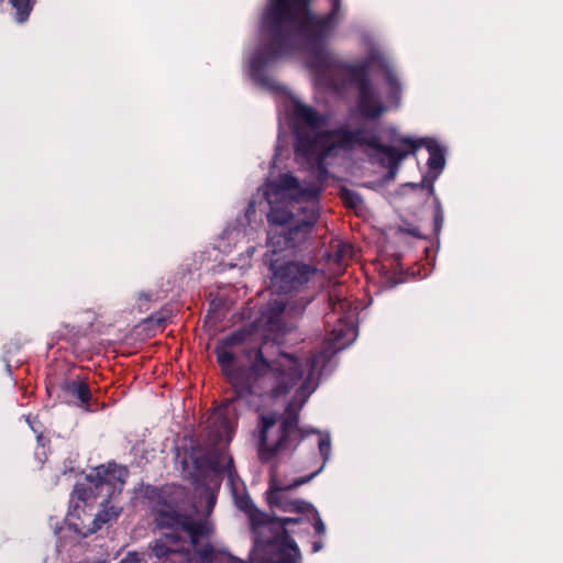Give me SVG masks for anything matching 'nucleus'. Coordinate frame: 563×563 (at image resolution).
I'll use <instances>...</instances> for the list:
<instances>
[{
	"label": "nucleus",
	"mask_w": 563,
	"mask_h": 563,
	"mask_svg": "<svg viewBox=\"0 0 563 563\" xmlns=\"http://www.w3.org/2000/svg\"><path fill=\"white\" fill-rule=\"evenodd\" d=\"M311 2L268 0L262 15L268 40L251 57V77L260 85L273 88V79L266 68L296 51H305L308 54L307 66L318 78L332 86L334 73L345 74L358 90L357 111L361 117L366 120L379 119L389 107L375 92L368 65L341 62L327 49V42L341 19V0H332L330 12L322 16L312 12Z\"/></svg>",
	"instance_id": "obj_1"
},
{
	"label": "nucleus",
	"mask_w": 563,
	"mask_h": 563,
	"mask_svg": "<svg viewBox=\"0 0 563 563\" xmlns=\"http://www.w3.org/2000/svg\"><path fill=\"white\" fill-rule=\"evenodd\" d=\"M252 335L250 328H240L219 340L214 347L217 363L232 389L227 406L242 401L258 410L266 397L287 395L303 377L302 388L308 387L319 367V355L308 357L305 364L285 352L269 360L263 344L251 342Z\"/></svg>",
	"instance_id": "obj_2"
},
{
	"label": "nucleus",
	"mask_w": 563,
	"mask_h": 563,
	"mask_svg": "<svg viewBox=\"0 0 563 563\" xmlns=\"http://www.w3.org/2000/svg\"><path fill=\"white\" fill-rule=\"evenodd\" d=\"M356 147L374 151L369 158L387 169V180L396 178L401 162L408 157V152L382 143L377 129L366 122L354 129L341 125L320 133H310L301 129L296 131V156L320 175L328 174L327 159L335 156L336 150L353 151Z\"/></svg>",
	"instance_id": "obj_3"
},
{
	"label": "nucleus",
	"mask_w": 563,
	"mask_h": 563,
	"mask_svg": "<svg viewBox=\"0 0 563 563\" xmlns=\"http://www.w3.org/2000/svg\"><path fill=\"white\" fill-rule=\"evenodd\" d=\"M301 405L287 404L284 412L260 416L257 454L262 463H268L279 453L295 451L307 433L299 427Z\"/></svg>",
	"instance_id": "obj_4"
},
{
	"label": "nucleus",
	"mask_w": 563,
	"mask_h": 563,
	"mask_svg": "<svg viewBox=\"0 0 563 563\" xmlns=\"http://www.w3.org/2000/svg\"><path fill=\"white\" fill-rule=\"evenodd\" d=\"M145 497L158 529H183L195 547L200 537H207L210 533L206 522L196 521L192 516L181 510L183 490L179 487L151 486L146 488Z\"/></svg>",
	"instance_id": "obj_5"
},
{
	"label": "nucleus",
	"mask_w": 563,
	"mask_h": 563,
	"mask_svg": "<svg viewBox=\"0 0 563 563\" xmlns=\"http://www.w3.org/2000/svg\"><path fill=\"white\" fill-rule=\"evenodd\" d=\"M302 521L301 517L268 516L263 534V550L256 554L294 555L301 559L300 549L288 527Z\"/></svg>",
	"instance_id": "obj_6"
},
{
	"label": "nucleus",
	"mask_w": 563,
	"mask_h": 563,
	"mask_svg": "<svg viewBox=\"0 0 563 563\" xmlns=\"http://www.w3.org/2000/svg\"><path fill=\"white\" fill-rule=\"evenodd\" d=\"M272 285L280 294L303 290L318 275V268L302 261H287L271 264Z\"/></svg>",
	"instance_id": "obj_7"
},
{
	"label": "nucleus",
	"mask_w": 563,
	"mask_h": 563,
	"mask_svg": "<svg viewBox=\"0 0 563 563\" xmlns=\"http://www.w3.org/2000/svg\"><path fill=\"white\" fill-rule=\"evenodd\" d=\"M297 219L282 231L268 232V244L274 249L285 250L301 245L312 232L319 214L313 208H301Z\"/></svg>",
	"instance_id": "obj_8"
},
{
	"label": "nucleus",
	"mask_w": 563,
	"mask_h": 563,
	"mask_svg": "<svg viewBox=\"0 0 563 563\" xmlns=\"http://www.w3.org/2000/svg\"><path fill=\"white\" fill-rule=\"evenodd\" d=\"M328 296L330 312L325 314L327 323L338 322L330 331V340L341 347L354 333L352 303L341 294L340 287H333Z\"/></svg>",
	"instance_id": "obj_9"
},
{
	"label": "nucleus",
	"mask_w": 563,
	"mask_h": 563,
	"mask_svg": "<svg viewBox=\"0 0 563 563\" xmlns=\"http://www.w3.org/2000/svg\"><path fill=\"white\" fill-rule=\"evenodd\" d=\"M319 473L320 470H317L307 476H301L294 479V482L288 485H283L275 476H272L269 479L268 490L266 493L267 504L271 508H276L284 512L297 515H302L314 510L312 504L302 499H290L288 497V493L303 484L309 483Z\"/></svg>",
	"instance_id": "obj_10"
},
{
	"label": "nucleus",
	"mask_w": 563,
	"mask_h": 563,
	"mask_svg": "<svg viewBox=\"0 0 563 563\" xmlns=\"http://www.w3.org/2000/svg\"><path fill=\"white\" fill-rule=\"evenodd\" d=\"M128 471L125 467L118 466L115 463H109L107 466L100 465L92 470L86 476V479L93 484L97 494L111 499L121 494L125 484Z\"/></svg>",
	"instance_id": "obj_11"
},
{
	"label": "nucleus",
	"mask_w": 563,
	"mask_h": 563,
	"mask_svg": "<svg viewBox=\"0 0 563 563\" xmlns=\"http://www.w3.org/2000/svg\"><path fill=\"white\" fill-rule=\"evenodd\" d=\"M235 505L239 510L247 516L250 521L251 531L253 533L252 558L257 551L263 550V534L269 515L260 510L247 494L235 496Z\"/></svg>",
	"instance_id": "obj_12"
},
{
	"label": "nucleus",
	"mask_w": 563,
	"mask_h": 563,
	"mask_svg": "<svg viewBox=\"0 0 563 563\" xmlns=\"http://www.w3.org/2000/svg\"><path fill=\"white\" fill-rule=\"evenodd\" d=\"M394 141L405 148H400L404 152L415 154L416 151L422 146L429 152L428 167L431 172H441L445 165L444 150L433 139H419L415 140L407 135H399Z\"/></svg>",
	"instance_id": "obj_13"
},
{
	"label": "nucleus",
	"mask_w": 563,
	"mask_h": 563,
	"mask_svg": "<svg viewBox=\"0 0 563 563\" xmlns=\"http://www.w3.org/2000/svg\"><path fill=\"white\" fill-rule=\"evenodd\" d=\"M291 115L295 121L294 139H296V131L299 129L310 133H320L329 122V118L325 114L318 112L311 106L305 104L300 101L294 102ZM295 144L296 140H294V145Z\"/></svg>",
	"instance_id": "obj_14"
},
{
	"label": "nucleus",
	"mask_w": 563,
	"mask_h": 563,
	"mask_svg": "<svg viewBox=\"0 0 563 563\" xmlns=\"http://www.w3.org/2000/svg\"><path fill=\"white\" fill-rule=\"evenodd\" d=\"M194 466L199 472L209 470L218 475L227 472L231 483L236 476L233 459L223 449H214L205 455L195 457Z\"/></svg>",
	"instance_id": "obj_15"
},
{
	"label": "nucleus",
	"mask_w": 563,
	"mask_h": 563,
	"mask_svg": "<svg viewBox=\"0 0 563 563\" xmlns=\"http://www.w3.org/2000/svg\"><path fill=\"white\" fill-rule=\"evenodd\" d=\"M297 219V214L289 210L285 203L271 205L269 212L267 213V221L272 229L269 231H282Z\"/></svg>",
	"instance_id": "obj_16"
},
{
	"label": "nucleus",
	"mask_w": 563,
	"mask_h": 563,
	"mask_svg": "<svg viewBox=\"0 0 563 563\" xmlns=\"http://www.w3.org/2000/svg\"><path fill=\"white\" fill-rule=\"evenodd\" d=\"M62 388L67 395L79 400V407L90 410L92 395L90 387L86 382L79 379L66 380Z\"/></svg>",
	"instance_id": "obj_17"
},
{
	"label": "nucleus",
	"mask_w": 563,
	"mask_h": 563,
	"mask_svg": "<svg viewBox=\"0 0 563 563\" xmlns=\"http://www.w3.org/2000/svg\"><path fill=\"white\" fill-rule=\"evenodd\" d=\"M110 499L108 497L104 498V500L101 501L102 509L96 515L95 519L92 520L91 527L89 528L90 532H96L102 528L103 525L115 520L120 514L121 508L115 506H109Z\"/></svg>",
	"instance_id": "obj_18"
},
{
	"label": "nucleus",
	"mask_w": 563,
	"mask_h": 563,
	"mask_svg": "<svg viewBox=\"0 0 563 563\" xmlns=\"http://www.w3.org/2000/svg\"><path fill=\"white\" fill-rule=\"evenodd\" d=\"M385 79L389 88L388 92V102H389V109L390 108H398L401 102V93H402V87L400 84L399 78L397 77L396 73L390 69L386 68L385 70Z\"/></svg>",
	"instance_id": "obj_19"
},
{
	"label": "nucleus",
	"mask_w": 563,
	"mask_h": 563,
	"mask_svg": "<svg viewBox=\"0 0 563 563\" xmlns=\"http://www.w3.org/2000/svg\"><path fill=\"white\" fill-rule=\"evenodd\" d=\"M100 494H97L93 484L90 483L89 486L85 484H76L71 492L70 498V509L79 508V503H87L91 498L96 499Z\"/></svg>",
	"instance_id": "obj_20"
},
{
	"label": "nucleus",
	"mask_w": 563,
	"mask_h": 563,
	"mask_svg": "<svg viewBox=\"0 0 563 563\" xmlns=\"http://www.w3.org/2000/svg\"><path fill=\"white\" fill-rule=\"evenodd\" d=\"M148 551H150L151 556H155L157 559H164V558H168L170 554L180 553L181 549L173 548V547L168 545L164 539L158 538L148 544Z\"/></svg>",
	"instance_id": "obj_21"
},
{
	"label": "nucleus",
	"mask_w": 563,
	"mask_h": 563,
	"mask_svg": "<svg viewBox=\"0 0 563 563\" xmlns=\"http://www.w3.org/2000/svg\"><path fill=\"white\" fill-rule=\"evenodd\" d=\"M9 2L15 10V20L23 23L29 19L36 0H9Z\"/></svg>",
	"instance_id": "obj_22"
},
{
	"label": "nucleus",
	"mask_w": 563,
	"mask_h": 563,
	"mask_svg": "<svg viewBox=\"0 0 563 563\" xmlns=\"http://www.w3.org/2000/svg\"><path fill=\"white\" fill-rule=\"evenodd\" d=\"M340 197L346 208L356 210L360 209L363 205L361 195L349 188H342L340 191Z\"/></svg>",
	"instance_id": "obj_23"
},
{
	"label": "nucleus",
	"mask_w": 563,
	"mask_h": 563,
	"mask_svg": "<svg viewBox=\"0 0 563 563\" xmlns=\"http://www.w3.org/2000/svg\"><path fill=\"white\" fill-rule=\"evenodd\" d=\"M169 317H170L169 311L166 309H162L159 311L152 313L146 319H144V323L151 324L155 328L164 329Z\"/></svg>",
	"instance_id": "obj_24"
},
{
	"label": "nucleus",
	"mask_w": 563,
	"mask_h": 563,
	"mask_svg": "<svg viewBox=\"0 0 563 563\" xmlns=\"http://www.w3.org/2000/svg\"><path fill=\"white\" fill-rule=\"evenodd\" d=\"M262 560L260 563H301V559H296L294 555H275V554H261Z\"/></svg>",
	"instance_id": "obj_25"
},
{
	"label": "nucleus",
	"mask_w": 563,
	"mask_h": 563,
	"mask_svg": "<svg viewBox=\"0 0 563 563\" xmlns=\"http://www.w3.org/2000/svg\"><path fill=\"white\" fill-rule=\"evenodd\" d=\"M278 187L282 190H296L299 188V180L291 174H284L278 179Z\"/></svg>",
	"instance_id": "obj_26"
},
{
	"label": "nucleus",
	"mask_w": 563,
	"mask_h": 563,
	"mask_svg": "<svg viewBox=\"0 0 563 563\" xmlns=\"http://www.w3.org/2000/svg\"><path fill=\"white\" fill-rule=\"evenodd\" d=\"M170 532L164 533L161 538L165 540V542L170 547H178L179 544L184 543V537L181 536L180 531L183 529H170ZM184 532H186L184 530Z\"/></svg>",
	"instance_id": "obj_27"
},
{
	"label": "nucleus",
	"mask_w": 563,
	"mask_h": 563,
	"mask_svg": "<svg viewBox=\"0 0 563 563\" xmlns=\"http://www.w3.org/2000/svg\"><path fill=\"white\" fill-rule=\"evenodd\" d=\"M201 538L202 537H200L199 539H201ZM199 541L200 540H198V543L196 547L192 544V547L196 549L197 554L205 561H209V562L212 561L214 559L213 545L208 542V543L199 547Z\"/></svg>",
	"instance_id": "obj_28"
},
{
	"label": "nucleus",
	"mask_w": 563,
	"mask_h": 563,
	"mask_svg": "<svg viewBox=\"0 0 563 563\" xmlns=\"http://www.w3.org/2000/svg\"><path fill=\"white\" fill-rule=\"evenodd\" d=\"M319 452L323 459V462H322V465L318 468L320 470V472L323 470L325 463L328 462L329 457H330V452H331V440L329 437H324V438H321L319 440Z\"/></svg>",
	"instance_id": "obj_29"
},
{
	"label": "nucleus",
	"mask_w": 563,
	"mask_h": 563,
	"mask_svg": "<svg viewBox=\"0 0 563 563\" xmlns=\"http://www.w3.org/2000/svg\"><path fill=\"white\" fill-rule=\"evenodd\" d=\"M137 308L140 311H147L150 309L148 303L154 300V294L152 291H140L136 295Z\"/></svg>",
	"instance_id": "obj_30"
},
{
	"label": "nucleus",
	"mask_w": 563,
	"mask_h": 563,
	"mask_svg": "<svg viewBox=\"0 0 563 563\" xmlns=\"http://www.w3.org/2000/svg\"><path fill=\"white\" fill-rule=\"evenodd\" d=\"M313 300V297H301L298 301H295L289 306V311L300 314L305 311L307 306Z\"/></svg>",
	"instance_id": "obj_31"
},
{
	"label": "nucleus",
	"mask_w": 563,
	"mask_h": 563,
	"mask_svg": "<svg viewBox=\"0 0 563 563\" xmlns=\"http://www.w3.org/2000/svg\"><path fill=\"white\" fill-rule=\"evenodd\" d=\"M310 512L314 514V521H313V528L318 536H323L325 533V525L322 521V519L319 516L318 510L314 508V510H311Z\"/></svg>",
	"instance_id": "obj_32"
},
{
	"label": "nucleus",
	"mask_w": 563,
	"mask_h": 563,
	"mask_svg": "<svg viewBox=\"0 0 563 563\" xmlns=\"http://www.w3.org/2000/svg\"><path fill=\"white\" fill-rule=\"evenodd\" d=\"M434 231L439 232L441 230L442 223H443V211L441 206L438 203L434 210Z\"/></svg>",
	"instance_id": "obj_33"
},
{
	"label": "nucleus",
	"mask_w": 563,
	"mask_h": 563,
	"mask_svg": "<svg viewBox=\"0 0 563 563\" xmlns=\"http://www.w3.org/2000/svg\"><path fill=\"white\" fill-rule=\"evenodd\" d=\"M144 561V554L137 552H129L128 555L120 561V563H141Z\"/></svg>",
	"instance_id": "obj_34"
},
{
	"label": "nucleus",
	"mask_w": 563,
	"mask_h": 563,
	"mask_svg": "<svg viewBox=\"0 0 563 563\" xmlns=\"http://www.w3.org/2000/svg\"><path fill=\"white\" fill-rule=\"evenodd\" d=\"M322 548H323V543H322V541H320V540H319V541H314V542L312 543V552H313V553L319 552Z\"/></svg>",
	"instance_id": "obj_35"
},
{
	"label": "nucleus",
	"mask_w": 563,
	"mask_h": 563,
	"mask_svg": "<svg viewBox=\"0 0 563 563\" xmlns=\"http://www.w3.org/2000/svg\"><path fill=\"white\" fill-rule=\"evenodd\" d=\"M408 233L413 235V236H417V238H422V235L420 234L418 229H410V230H408Z\"/></svg>",
	"instance_id": "obj_36"
},
{
	"label": "nucleus",
	"mask_w": 563,
	"mask_h": 563,
	"mask_svg": "<svg viewBox=\"0 0 563 563\" xmlns=\"http://www.w3.org/2000/svg\"><path fill=\"white\" fill-rule=\"evenodd\" d=\"M36 439H37V443H38V444L44 445V443H43V441H44V437H43L42 432H38V433H37Z\"/></svg>",
	"instance_id": "obj_37"
},
{
	"label": "nucleus",
	"mask_w": 563,
	"mask_h": 563,
	"mask_svg": "<svg viewBox=\"0 0 563 563\" xmlns=\"http://www.w3.org/2000/svg\"><path fill=\"white\" fill-rule=\"evenodd\" d=\"M5 369H7V372H8L10 375L12 374V367H11V365H10L8 362H7V364H5Z\"/></svg>",
	"instance_id": "obj_38"
},
{
	"label": "nucleus",
	"mask_w": 563,
	"mask_h": 563,
	"mask_svg": "<svg viewBox=\"0 0 563 563\" xmlns=\"http://www.w3.org/2000/svg\"><path fill=\"white\" fill-rule=\"evenodd\" d=\"M27 422H29L30 427L32 428V430H33L34 432H37V430L35 429V427L33 426V423H32V421H31L30 417L27 418Z\"/></svg>",
	"instance_id": "obj_39"
},
{
	"label": "nucleus",
	"mask_w": 563,
	"mask_h": 563,
	"mask_svg": "<svg viewBox=\"0 0 563 563\" xmlns=\"http://www.w3.org/2000/svg\"><path fill=\"white\" fill-rule=\"evenodd\" d=\"M238 563H246V562L243 560H238Z\"/></svg>",
	"instance_id": "obj_40"
}]
</instances>
